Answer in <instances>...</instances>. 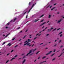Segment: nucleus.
Wrapping results in <instances>:
<instances>
[{
    "mask_svg": "<svg viewBox=\"0 0 64 64\" xmlns=\"http://www.w3.org/2000/svg\"><path fill=\"white\" fill-rule=\"evenodd\" d=\"M36 2L35 3V4H34L32 6V8L29 10V11L28 12V13H29V12H30V10H31V9H32V8H33V6H34V5H36Z\"/></svg>",
    "mask_w": 64,
    "mask_h": 64,
    "instance_id": "nucleus-1",
    "label": "nucleus"
},
{
    "mask_svg": "<svg viewBox=\"0 0 64 64\" xmlns=\"http://www.w3.org/2000/svg\"><path fill=\"white\" fill-rule=\"evenodd\" d=\"M32 53V50H30L29 51V52L26 55V56H28V55H29V54H30V53Z\"/></svg>",
    "mask_w": 64,
    "mask_h": 64,
    "instance_id": "nucleus-2",
    "label": "nucleus"
},
{
    "mask_svg": "<svg viewBox=\"0 0 64 64\" xmlns=\"http://www.w3.org/2000/svg\"><path fill=\"white\" fill-rule=\"evenodd\" d=\"M54 28H51L50 29H50H48V32H50V31H51V30H52V29H53Z\"/></svg>",
    "mask_w": 64,
    "mask_h": 64,
    "instance_id": "nucleus-3",
    "label": "nucleus"
},
{
    "mask_svg": "<svg viewBox=\"0 0 64 64\" xmlns=\"http://www.w3.org/2000/svg\"><path fill=\"white\" fill-rule=\"evenodd\" d=\"M63 20V19H62V18H61L59 20H58V22H57V23L58 24V23H59L61 21Z\"/></svg>",
    "mask_w": 64,
    "mask_h": 64,
    "instance_id": "nucleus-4",
    "label": "nucleus"
},
{
    "mask_svg": "<svg viewBox=\"0 0 64 64\" xmlns=\"http://www.w3.org/2000/svg\"><path fill=\"white\" fill-rule=\"evenodd\" d=\"M52 51H50V52H49L47 54H46V55H49V54H50L51 53H52Z\"/></svg>",
    "mask_w": 64,
    "mask_h": 64,
    "instance_id": "nucleus-5",
    "label": "nucleus"
},
{
    "mask_svg": "<svg viewBox=\"0 0 64 64\" xmlns=\"http://www.w3.org/2000/svg\"><path fill=\"white\" fill-rule=\"evenodd\" d=\"M26 61V60L24 59V61H23L22 62V64H23L24 63H25V62Z\"/></svg>",
    "mask_w": 64,
    "mask_h": 64,
    "instance_id": "nucleus-6",
    "label": "nucleus"
},
{
    "mask_svg": "<svg viewBox=\"0 0 64 64\" xmlns=\"http://www.w3.org/2000/svg\"><path fill=\"white\" fill-rule=\"evenodd\" d=\"M30 41H29L28 42V40H26V42H25L24 43H26V42H27V44H28L29 42H30Z\"/></svg>",
    "mask_w": 64,
    "mask_h": 64,
    "instance_id": "nucleus-7",
    "label": "nucleus"
},
{
    "mask_svg": "<svg viewBox=\"0 0 64 64\" xmlns=\"http://www.w3.org/2000/svg\"><path fill=\"white\" fill-rule=\"evenodd\" d=\"M47 61L46 60L45 61L43 62H41L39 64H41L42 63H44V62H46Z\"/></svg>",
    "mask_w": 64,
    "mask_h": 64,
    "instance_id": "nucleus-8",
    "label": "nucleus"
},
{
    "mask_svg": "<svg viewBox=\"0 0 64 64\" xmlns=\"http://www.w3.org/2000/svg\"><path fill=\"white\" fill-rule=\"evenodd\" d=\"M45 23H46V22H44L43 24H42L41 25H40V26H42V25H44V24H45Z\"/></svg>",
    "mask_w": 64,
    "mask_h": 64,
    "instance_id": "nucleus-9",
    "label": "nucleus"
},
{
    "mask_svg": "<svg viewBox=\"0 0 64 64\" xmlns=\"http://www.w3.org/2000/svg\"><path fill=\"white\" fill-rule=\"evenodd\" d=\"M15 58H12L10 60L11 61H12V60H13Z\"/></svg>",
    "mask_w": 64,
    "mask_h": 64,
    "instance_id": "nucleus-10",
    "label": "nucleus"
},
{
    "mask_svg": "<svg viewBox=\"0 0 64 64\" xmlns=\"http://www.w3.org/2000/svg\"><path fill=\"white\" fill-rule=\"evenodd\" d=\"M10 33H9L8 34H7L6 36V37H7V36H8V35H10Z\"/></svg>",
    "mask_w": 64,
    "mask_h": 64,
    "instance_id": "nucleus-11",
    "label": "nucleus"
},
{
    "mask_svg": "<svg viewBox=\"0 0 64 64\" xmlns=\"http://www.w3.org/2000/svg\"><path fill=\"white\" fill-rule=\"evenodd\" d=\"M26 13H27V12H25L23 13V14L24 15H25V14H26Z\"/></svg>",
    "mask_w": 64,
    "mask_h": 64,
    "instance_id": "nucleus-12",
    "label": "nucleus"
},
{
    "mask_svg": "<svg viewBox=\"0 0 64 64\" xmlns=\"http://www.w3.org/2000/svg\"><path fill=\"white\" fill-rule=\"evenodd\" d=\"M30 44H31V43H28V44H27V43H26V44H27L26 45H27V46H28V45H29Z\"/></svg>",
    "mask_w": 64,
    "mask_h": 64,
    "instance_id": "nucleus-13",
    "label": "nucleus"
},
{
    "mask_svg": "<svg viewBox=\"0 0 64 64\" xmlns=\"http://www.w3.org/2000/svg\"><path fill=\"white\" fill-rule=\"evenodd\" d=\"M11 45V44H10V43H9L8 44V46H10Z\"/></svg>",
    "mask_w": 64,
    "mask_h": 64,
    "instance_id": "nucleus-14",
    "label": "nucleus"
},
{
    "mask_svg": "<svg viewBox=\"0 0 64 64\" xmlns=\"http://www.w3.org/2000/svg\"><path fill=\"white\" fill-rule=\"evenodd\" d=\"M55 7H54L53 8L51 9V10L52 11V10H53L54 9H55Z\"/></svg>",
    "mask_w": 64,
    "mask_h": 64,
    "instance_id": "nucleus-15",
    "label": "nucleus"
},
{
    "mask_svg": "<svg viewBox=\"0 0 64 64\" xmlns=\"http://www.w3.org/2000/svg\"><path fill=\"white\" fill-rule=\"evenodd\" d=\"M43 16H44V14H42V15L40 16V18H41V17H43Z\"/></svg>",
    "mask_w": 64,
    "mask_h": 64,
    "instance_id": "nucleus-16",
    "label": "nucleus"
},
{
    "mask_svg": "<svg viewBox=\"0 0 64 64\" xmlns=\"http://www.w3.org/2000/svg\"><path fill=\"white\" fill-rule=\"evenodd\" d=\"M38 20H35V22H37Z\"/></svg>",
    "mask_w": 64,
    "mask_h": 64,
    "instance_id": "nucleus-17",
    "label": "nucleus"
},
{
    "mask_svg": "<svg viewBox=\"0 0 64 64\" xmlns=\"http://www.w3.org/2000/svg\"><path fill=\"white\" fill-rule=\"evenodd\" d=\"M16 18H15L14 19V22H15V21H16Z\"/></svg>",
    "mask_w": 64,
    "mask_h": 64,
    "instance_id": "nucleus-18",
    "label": "nucleus"
},
{
    "mask_svg": "<svg viewBox=\"0 0 64 64\" xmlns=\"http://www.w3.org/2000/svg\"><path fill=\"white\" fill-rule=\"evenodd\" d=\"M33 53H32L30 54H29V56H32V55H33Z\"/></svg>",
    "mask_w": 64,
    "mask_h": 64,
    "instance_id": "nucleus-19",
    "label": "nucleus"
},
{
    "mask_svg": "<svg viewBox=\"0 0 64 64\" xmlns=\"http://www.w3.org/2000/svg\"><path fill=\"white\" fill-rule=\"evenodd\" d=\"M51 15H49L48 16V18H50V17H51Z\"/></svg>",
    "mask_w": 64,
    "mask_h": 64,
    "instance_id": "nucleus-20",
    "label": "nucleus"
},
{
    "mask_svg": "<svg viewBox=\"0 0 64 64\" xmlns=\"http://www.w3.org/2000/svg\"><path fill=\"white\" fill-rule=\"evenodd\" d=\"M39 52H40V51H39L38 52H37L36 53V54H38Z\"/></svg>",
    "mask_w": 64,
    "mask_h": 64,
    "instance_id": "nucleus-21",
    "label": "nucleus"
},
{
    "mask_svg": "<svg viewBox=\"0 0 64 64\" xmlns=\"http://www.w3.org/2000/svg\"><path fill=\"white\" fill-rule=\"evenodd\" d=\"M9 60H7V61H6V64H7V63H8V62H9Z\"/></svg>",
    "mask_w": 64,
    "mask_h": 64,
    "instance_id": "nucleus-22",
    "label": "nucleus"
},
{
    "mask_svg": "<svg viewBox=\"0 0 64 64\" xmlns=\"http://www.w3.org/2000/svg\"><path fill=\"white\" fill-rule=\"evenodd\" d=\"M56 30V28H55L52 31V32H53V31H55V30Z\"/></svg>",
    "mask_w": 64,
    "mask_h": 64,
    "instance_id": "nucleus-23",
    "label": "nucleus"
},
{
    "mask_svg": "<svg viewBox=\"0 0 64 64\" xmlns=\"http://www.w3.org/2000/svg\"><path fill=\"white\" fill-rule=\"evenodd\" d=\"M62 32H61L58 34V35H59V34H62Z\"/></svg>",
    "mask_w": 64,
    "mask_h": 64,
    "instance_id": "nucleus-24",
    "label": "nucleus"
},
{
    "mask_svg": "<svg viewBox=\"0 0 64 64\" xmlns=\"http://www.w3.org/2000/svg\"><path fill=\"white\" fill-rule=\"evenodd\" d=\"M46 57L45 56L43 57L42 58V59H44V58H46Z\"/></svg>",
    "mask_w": 64,
    "mask_h": 64,
    "instance_id": "nucleus-25",
    "label": "nucleus"
},
{
    "mask_svg": "<svg viewBox=\"0 0 64 64\" xmlns=\"http://www.w3.org/2000/svg\"><path fill=\"white\" fill-rule=\"evenodd\" d=\"M10 24V22H8V23L7 24V25H9Z\"/></svg>",
    "mask_w": 64,
    "mask_h": 64,
    "instance_id": "nucleus-26",
    "label": "nucleus"
},
{
    "mask_svg": "<svg viewBox=\"0 0 64 64\" xmlns=\"http://www.w3.org/2000/svg\"><path fill=\"white\" fill-rule=\"evenodd\" d=\"M5 43H6V42H4L2 44V45H4Z\"/></svg>",
    "mask_w": 64,
    "mask_h": 64,
    "instance_id": "nucleus-27",
    "label": "nucleus"
},
{
    "mask_svg": "<svg viewBox=\"0 0 64 64\" xmlns=\"http://www.w3.org/2000/svg\"><path fill=\"white\" fill-rule=\"evenodd\" d=\"M44 21V20H42L40 21V22H42Z\"/></svg>",
    "mask_w": 64,
    "mask_h": 64,
    "instance_id": "nucleus-28",
    "label": "nucleus"
},
{
    "mask_svg": "<svg viewBox=\"0 0 64 64\" xmlns=\"http://www.w3.org/2000/svg\"><path fill=\"white\" fill-rule=\"evenodd\" d=\"M40 56H39L38 58V59L39 60L40 59Z\"/></svg>",
    "mask_w": 64,
    "mask_h": 64,
    "instance_id": "nucleus-29",
    "label": "nucleus"
},
{
    "mask_svg": "<svg viewBox=\"0 0 64 64\" xmlns=\"http://www.w3.org/2000/svg\"><path fill=\"white\" fill-rule=\"evenodd\" d=\"M26 35H25V36L23 38V39H24V38H25L26 37Z\"/></svg>",
    "mask_w": 64,
    "mask_h": 64,
    "instance_id": "nucleus-30",
    "label": "nucleus"
},
{
    "mask_svg": "<svg viewBox=\"0 0 64 64\" xmlns=\"http://www.w3.org/2000/svg\"><path fill=\"white\" fill-rule=\"evenodd\" d=\"M20 27H19L18 28H17L16 29H17V30H18V29H20Z\"/></svg>",
    "mask_w": 64,
    "mask_h": 64,
    "instance_id": "nucleus-31",
    "label": "nucleus"
},
{
    "mask_svg": "<svg viewBox=\"0 0 64 64\" xmlns=\"http://www.w3.org/2000/svg\"><path fill=\"white\" fill-rule=\"evenodd\" d=\"M54 54H55V53H54L53 54H52V56H53V55H54Z\"/></svg>",
    "mask_w": 64,
    "mask_h": 64,
    "instance_id": "nucleus-32",
    "label": "nucleus"
},
{
    "mask_svg": "<svg viewBox=\"0 0 64 64\" xmlns=\"http://www.w3.org/2000/svg\"><path fill=\"white\" fill-rule=\"evenodd\" d=\"M14 51V50H12L11 51V53H12V52H13Z\"/></svg>",
    "mask_w": 64,
    "mask_h": 64,
    "instance_id": "nucleus-33",
    "label": "nucleus"
},
{
    "mask_svg": "<svg viewBox=\"0 0 64 64\" xmlns=\"http://www.w3.org/2000/svg\"><path fill=\"white\" fill-rule=\"evenodd\" d=\"M14 39H15V38H13L12 39V41H13V40H14Z\"/></svg>",
    "mask_w": 64,
    "mask_h": 64,
    "instance_id": "nucleus-34",
    "label": "nucleus"
},
{
    "mask_svg": "<svg viewBox=\"0 0 64 64\" xmlns=\"http://www.w3.org/2000/svg\"><path fill=\"white\" fill-rule=\"evenodd\" d=\"M9 54H10V53L8 54H7V56H8V55H9Z\"/></svg>",
    "mask_w": 64,
    "mask_h": 64,
    "instance_id": "nucleus-35",
    "label": "nucleus"
},
{
    "mask_svg": "<svg viewBox=\"0 0 64 64\" xmlns=\"http://www.w3.org/2000/svg\"><path fill=\"white\" fill-rule=\"evenodd\" d=\"M17 57V55H16L15 56H14V57Z\"/></svg>",
    "mask_w": 64,
    "mask_h": 64,
    "instance_id": "nucleus-36",
    "label": "nucleus"
},
{
    "mask_svg": "<svg viewBox=\"0 0 64 64\" xmlns=\"http://www.w3.org/2000/svg\"><path fill=\"white\" fill-rule=\"evenodd\" d=\"M62 34H61L60 35V37H62Z\"/></svg>",
    "mask_w": 64,
    "mask_h": 64,
    "instance_id": "nucleus-37",
    "label": "nucleus"
},
{
    "mask_svg": "<svg viewBox=\"0 0 64 64\" xmlns=\"http://www.w3.org/2000/svg\"><path fill=\"white\" fill-rule=\"evenodd\" d=\"M55 58H54V59H53L52 60V61H54V60H55Z\"/></svg>",
    "mask_w": 64,
    "mask_h": 64,
    "instance_id": "nucleus-38",
    "label": "nucleus"
},
{
    "mask_svg": "<svg viewBox=\"0 0 64 64\" xmlns=\"http://www.w3.org/2000/svg\"><path fill=\"white\" fill-rule=\"evenodd\" d=\"M36 38H37V37H36L34 38V40H35L36 39Z\"/></svg>",
    "mask_w": 64,
    "mask_h": 64,
    "instance_id": "nucleus-39",
    "label": "nucleus"
},
{
    "mask_svg": "<svg viewBox=\"0 0 64 64\" xmlns=\"http://www.w3.org/2000/svg\"><path fill=\"white\" fill-rule=\"evenodd\" d=\"M18 46L16 45L15 46H14V48H16V47H17Z\"/></svg>",
    "mask_w": 64,
    "mask_h": 64,
    "instance_id": "nucleus-40",
    "label": "nucleus"
},
{
    "mask_svg": "<svg viewBox=\"0 0 64 64\" xmlns=\"http://www.w3.org/2000/svg\"><path fill=\"white\" fill-rule=\"evenodd\" d=\"M18 46L16 45L15 46H14V48H16V47H17Z\"/></svg>",
    "mask_w": 64,
    "mask_h": 64,
    "instance_id": "nucleus-41",
    "label": "nucleus"
},
{
    "mask_svg": "<svg viewBox=\"0 0 64 64\" xmlns=\"http://www.w3.org/2000/svg\"><path fill=\"white\" fill-rule=\"evenodd\" d=\"M60 28H59L57 30V31H58V30H60Z\"/></svg>",
    "mask_w": 64,
    "mask_h": 64,
    "instance_id": "nucleus-42",
    "label": "nucleus"
},
{
    "mask_svg": "<svg viewBox=\"0 0 64 64\" xmlns=\"http://www.w3.org/2000/svg\"><path fill=\"white\" fill-rule=\"evenodd\" d=\"M26 44H26H26H24V46H25V45H26Z\"/></svg>",
    "mask_w": 64,
    "mask_h": 64,
    "instance_id": "nucleus-43",
    "label": "nucleus"
},
{
    "mask_svg": "<svg viewBox=\"0 0 64 64\" xmlns=\"http://www.w3.org/2000/svg\"><path fill=\"white\" fill-rule=\"evenodd\" d=\"M47 28H48L47 27H46L44 29L45 30H46V29Z\"/></svg>",
    "mask_w": 64,
    "mask_h": 64,
    "instance_id": "nucleus-44",
    "label": "nucleus"
},
{
    "mask_svg": "<svg viewBox=\"0 0 64 64\" xmlns=\"http://www.w3.org/2000/svg\"><path fill=\"white\" fill-rule=\"evenodd\" d=\"M61 42V40H60V41L58 42H59V43H60V42Z\"/></svg>",
    "mask_w": 64,
    "mask_h": 64,
    "instance_id": "nucleus-45",
    "label": "nucleus"
},
{
    "mask_svg": "<svg viewBox=\"0 0 64 64\" xmlns=\"http://www.w3.org/2000/svg\"><path fill=\"white\" fill-rule=\"evenodd\" d=\"M21 40H22V39H20L19 40H18V41H21Z\"/></svg>",
    "mask_w": 64,
    "mask_h": 64,
    "instance_id": "nucleus-46",
    "label": "nucleus"
},
{
    "mask_svg": "<svg viewBox=\"0 0 64 64\" xmlns=\"http://www.w3.org/2000/svg\"><path fill=\"white\" fill-rule=\"evenodd\" d=\"M48 35H49V34H47L46 35V36H48Z\"/></svg>",
    "mask_w": 64,
    "mask_h": 64,
    "instance_id": "nucleus-47",
    "label": "nucleus"
},
{
    "mask_svg": "<svg viewBox=\"0 0 64 64\" xmlns=\"http://www.w3.org/2000/svg\"><path fill=\"white\" fill-rule=\"evenodd\" d=\"M30 4H31V2H30L29 4V5H30Z\"/></svg>",
    "mask_w": 64,
    "mask_h": 64,
    "instance_id": "nucleus-48",
    "label": "nucleus"
},
{
    "mask_svg": "<svg viewBox=\"0 0 64 64\" xmlns=\"http://www.w3.org/2000/svg\"><path fill=\"white\" fill-rule=\"evenodd\" d=\"M56 51V50H54V52H55V51Z\"/></svg>",
    "mask_w": 64,
    "mask_h": 64,
    "instance_id": "nucleus-49",
    "label": "nucleus"
},
{
    "mask_svg": "<svg viewBox=\"0 0 64 64\" xmlns=\"http://www.w3.org/2000/svg\"><path fill=\"white\" fill-rule=\"evenodd\" d=\"M25 57H26L25 56H24L23 57V58H25Z\"/></svg>",
    "mask_w": 64,
    "mask_h": 64,
    "instance_id": "nucleus-50",
    "label": "nucleus"
},
{
    "mask_svg": "<svg viewBox=\"0 0 64 64\" xmlns=\"http://www.w3.org/2000/svg\"><path fill=\"white\" fill-rule=\"evenodd\" d=\"M24 54H22V56H23V55H24Z\"/></svg>",
    "mask_w": 64,
    "mask_h": 64,
    "instance_id": "nucleus-51",
    "label": "nucleus"
},
{
    "mask_svg": "<svg viewBox=\"0 0 64 64\" xmlns=\"http://www.w3.org/2000/svg\"><path fill=\"white\" fill-rule=\"evenodd\" d=\"M39 34H37L36 35V36H37V35H39Z\"/></svg>",
    "mask_w": 64,
    "mask_h": 64,
    "instance_id": "nucleus-52",
    "label": "nucleus"
},
{
    "mask_svg": "<svg viewBox=\"0 0 64 64\" xmlns=\"http://www.w3.org/2000/svg\"><path fill=\"white\" fill-rule=\"evenodd\" d=\"M28 16V15H27L26 16V18H27V17Z\"/></svg>",
    "mask_w": 64,
    "mask_h": 64,
    "instance_id": "nucleus-53",
    "label": "nucleus"
},
{
    "mask_svg": "<svg viewBox=\"0 0 64 64\" xmlns=\"http://www.w3.org/2000/svg\"><path fill=\"white\" fill-rule=\"evenodd\" d=\"M43 44V43H42L40 44V45H42V44Z\"/></svg>",
    "mask_w": 64,
    "mask_h": 64,
    "instance_id": "nucleus-54",
    "label": "nucleus"
},
{
    "mask_svg": "<svg viewBox=\"0 0 64 64\" xmlns=\"http://www.w3.org/2000/svg\"><path fill=\"white\" fill-rule=\"evenodd\" d=\"M36 60H35L34 61V62H36Z\"/></svg>",
    "mask_w": 64,
    "mask_h": 64,
    "instance_id": "nucleus-55",
    "label": "nucleus"
},
{
    "mask_svg": "<svg viewBox=\"0 0 64 64\" xmlns=\"http://www.w3.org/2000/svg\"><path fill=\"white\" fill-rule=\"evenodd\" d=\"M63 47V46H61L60 47V48H62V47Z\"/></svg>",
    "mask_w": 64,
    "mask_h": 64,
    "instance_id": "nucleus-56",
    "label": "nucleus"
},
{
    "mask_svg": "<svg viewBox=\"0 0 64 64\" xmlns=\"http://www.w3.org/2000/svg\"><path fill=\"white\" fill-rule=\"evenodd\" d=\"M8 28V27H7V26H6V29H7V28Z\"/></svg>",
    "mask_w": 64,
    "mask_h": 64,
    "instance_id": "nucleus-57",
    "label": "nucleus"
},
{
    "mask_svg": "<svg viewBox=\"0 0 64 64\" xmlns=\"http://www.w3.org/2000/svg\"><path fill=\"white\" fill-rule=\"evenodd\" d=\"M63 53H62V54H60V56H61V55H62V54H63Z\"/></svg>",
    "mask_w": 64,
    "mask_h": 64,
    "instance_id": "nucleus-58",
    "label": "nucleus"
},
{
    "mask_svg": "<svg viewBox=\"0 0 64 64\" xmlns=\"http://www.w3.org/2000/svg\"><path fill=\"white\" fill-rule=\"evenodd\" d=\"M28 41H30V40L29 39H28Z\"/></svg>",
    "mask_w": 64,
    "mask_h": 64,
    "instance_id": "nucleus-59",
    "label": "nucleus"
},
{
    "mask_svg": "<svg viewBox=\"0 0 64 64\" xmlns=\"http://www.w3.org/2000/svg\"><path fill=\"white\" fill-rule=\"evenodd\" d=\"M22 59V58H18V60H20V59Z\"/></svg>",
    "mask_w": 64,
    "mask_h": 64,
    "instance_id": "nucleus-60",
    "label": "nucleus"
},
{
    "mask_svg": "<svg viewBox=\"0 0 64 64\" xmlns=\"http://www.w3.org/2000/svg\"><path fill=\"white\" fill-rule=\"evenodd\" d=\"M45 30H43L42 31V32H43V31H45Z\"/></svg>",
    "mask_w": 64,
    "mask_h": 64,
    "instance_id": "nucleus-61",
    "label": "nucleus"
},
{
    "mask_svg": "<svg viewBox=\"0 0 64 64\" xmlns=\"http://www.w3.org/2000/svg\"><path fill=\"white\" fill-rule=\"evenodd\" d=\"M12 21H13V20H11L10 21V22H12Z\"/></svg>",
    "mask_w": 64,
    "mask_h": 64,
    "instance_id": "nucleus-62",
    "label": "nucleus"
},
{
    "mask_svg": "<svg viewBox=\"0 0 64 64\" xmlns=\"http://www.w3.org/2000/svg\"><path fill=\"white\" fill-rule=\"evenodd\" d=\"M56 5V4H54V6H55V5Z\"/></svg>",
    "mask_w": 64,
    "mask_h": 64,
    "instance_id": "nucleus-63",
    "label": "nucleus"
},
{
    "mask_svg": "<svg viewBox=\"0 0 64 64\" xmlns=\"http://www.w3.org/2000/svg\"><path fill=\"white\" fill-rule=\"evenodd\" d=\"M28 31V30H27L26 31V32H27V31Z\"/></svg>",
    "mask_w": 64,
    "mask_h": 64,
    "instance_id": "nucleus-64",
    "label": "nucleus"
}]
</instances>
